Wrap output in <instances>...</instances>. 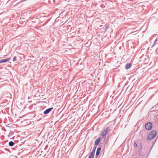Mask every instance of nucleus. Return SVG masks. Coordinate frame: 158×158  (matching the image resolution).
Listing matches in <instances>:
<instances>
[{
	"instance_id": "nucleus-1",
	"label": "nucleus",
	"mask_w": 158,
	"mask_h": 158,
	"mask_svg": "<svg viewBox=\"0 0 158 158\" xmlns=\"http://www.w3.org/2000/svg\"><path fill=\"white\" fill-rule=\"evenodd\" d=\"M156 135V132L153 131L150 132L149 134L148 139H152L154 138Z\"/></svg>"
},
{
	"instance_id": "nucleus-2",
	"label": "nucleus",
	"mask_w": 158,
	"mask_h": 158,
	"mask_svg": "<svg viewBox=\"0 0 158 158\" xmlns=\"http://www.w3.org/2000/svg\"><path fill=\"white\" fill-rule=\"evenodd\" d=\"M152 124L150 122L148 123L145 125V127L148 130H150L152 128Z\"/></svg>"
},
{
	"instance_id": "nucleus-3",
	"label": "nucleus",
	"mask_w": 158,
	"mask_h": 158,
	"mask_svg": "<svg viewBox=\"0 0 158 158\" xmlns=\"http://www.w3.org/2000/svg\"><path fill=\"white\" fill-rule=\"evenodd\" d=\"M10 59V58H8L7 59H3L0 60V63H2L6 62L7 61H8Z\"/></svg>"
},
{
	"instance_id": "nucleus-4",
	"label": "nucleus",
	"mask_w": 158,
	"mask_h": 158,
	"mask_svg": "<svg viewBox=\"0 0 158 158\" xmlns=\"http://www.w3.org/2000/svg\"><path fill=\"white\" fill-rule=\"evenodd\" d=\"M52 109V108L47 109L44 112V114H45L48 113Z\"/></svg>"
},
{
	"instance_id": "nucleus-5",
	"label": "nucleus",
	"mask_w": 158,
	"mask_h": 158,
	"mask_svg": "<svg viewBox=\"0 0 158 158\" xmlns=\"http://www.w3.org/2000/svg\"><path fill=\"white\" fill-rule=\"evenodd\" d=\"M95 150H93V152L90 155L89 158H93L94 155V152H95Z\"/></svg>"
},
{
	"instance_id": "nucleus-6",
	"label": "nucleus",
	"mask_w": 158,
	"mask_h": 158,
	"mask_svg": "<svg viewBox=\"0 0 158 158\" xmlns=\"http://www.w3.org/2000/svg\"><path fill=\"white\" fill-rule=\"evenodd\" d=\"M107 131V129H106L103 131L102 133V135L103 136H104L106 134Z\"/></svg>"
},
{
	"instance_id": "nucleus-7",
	"label": "nucleus",
	"mask_w": 158,
	"mask_h": 158,
	"mask_svg": "<svg viewBox=\"0 0 158 158\" xmlns=\"http://www.w3.org/2000/svg\"><path fill=\"white\" fill-rule=\"evenodd\" d=\"M100 142V139H97L95 142V144L96 145H97Z\"/></svg>"
},
{
	"instance_id": "nucleus-8",
	"label": "nucleus",
	"mask_w": 158,
	"mask_h": 158,
	"mask_svg": "<svg viewBox=\"0 0 158 158\" xmlns=\"http://www.w3.org/2000/svg\"><path fill=\"white\" fill-rule=\"evenodd\" d=\"M131 66V65L130 64H127L126 66V68L127 69H129Z\"/></svg>"
},
{
	"instance_id": "nucleus-9",
	"label": "nucleus",
	"mask_w": 158,
	"mask_h": 158,
	"mask_svg": "<svg viewBox=\"0 0 158 158\" xmlns=\"http://www.w3.org/2000/svg\"><path fill=\"white\" fill-rule=\"evenodd\" d=\"M14 143L12 141H10L9 143V145L10 146H12L14 145Z\"/></svg>"
},
{
	"instance_id": "nucleus-10",
	"label": "nucleus",
	"mask_w": 158,
	"mask_h": 158,
	"mask_svg": "<svg viewBox=\"0 0 158 158\" xmlns=\"http://www.w3.org/2000/svg\"><path fill=\"white\" fill-rule=\"evenodd\" d=\"M99 153H100L99 151L97 150L96 155L97 156H98L99 154Z\"/></svg>"
},
{
	"instance_id": "nucleus-11",
	"label": "nucleus",
	"mask_w": 158,
	"mask_h": 158,
	"mask_svg": "<svg viewBox=\"0 0 158 158\" xmlns=\"http://www.w3.org/2000/svg\"><path fill=\"white\" fill-rule=\"evenodd\" d=\"M16 57H15L13 58V61H14L15 60V59H16Z\"/></svg>"
},
{
	"instance_id": "nucleus-12",
	"label": "nucleus",
	"mask_w": 158,
	"mask_h": 158,
	"mask_svg": "<svg viewBox=\"0 0 158 158\" xmlns=\"http://www.w3.org/2000/svg\"><path fill=\"white\" fill-rule=\"evenodd\" d=\"M134 146L135 147H136V146H137V145L135 143H134Z\"/></svg>"
},
{
	"instance_id": "nucleus-13",
	"label": "nucleus",
	"mask_w": 158,
	"mask_h": 158,
	"mask_svg": "<svg viewBox=\"0 0 158 158\" xmlns=\"http://www.w3.org/2000/svg\"><path fill=\"white\" fill-rule=\"evenodd\" d=\"M100 150H101V148H98L97 150V151H99V152L100 151Z\"/></svg>"
}]
</instances>
